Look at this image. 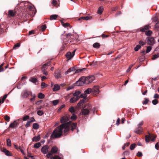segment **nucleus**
<instances>
[{"mask_svg":"<svg viewBox=\"0 0 159 159\" xmlns=\"http://www.w3.org/2000/svg\"><path fill=\"white\" fill-rule=\"evenodd\" d=\"M85 99H83L80 100V101L78 103L77 106L79 107H80L81 105H83L84 103Z\"/></svg>","mask_w":159,"mask_h":159,"instance_id":"nucleus-29","label":"nucleus"},{"mask_svg":"<svg viewBox=\"0 0 159 159\" xmlns=\"http://www.w3.org/2000/svg\"><path fill=\"white\" fill-rule=\"evenodd\" d=\"M81 92L79 91H76L73 94V95L74 96L72 97L70 100V103H73L76 102L80 98V95Z\"/></svg>","mask_w":159,"mask_h":159,"instance_id":"nucleus-2","label":"nucleus"},{"mask_svg":"<svg viewBox=\"0 0 159 159\" xmlns=\"http://www.w3.org/2000/svg\"><path fill=\"white\" fill-rule=\"evenodd\" d=\"M69 119L70 116H64L61 118L60 121L62 124L53 130L51 135V139L60 138L62 135L63 133L66 135L70 128L71 130L73 131L76 128V123H73L71 121L67 122Z\"/></svg>","mask_w":159,"mask_h":159,"instance_id":"nucleus-1","label":"nucleus"},{"mask_svg":"<svg viewBox=\"0 0 159 159\" xmlns=\"http://www.w3.org/2000/svg\"><path fill=\"white\" fill-rule=\"evenodd\" d=\"M40 136L39 135L37 136L34 137L33 139V141L35 142H37L40 140Z\"/></svg>","mask_w":159,"mask_h":159,"instance_id":"nucleus-22","label":"nucleus"},{"mask_svg":"<svg viewBox=\"0 0 159 159\" xmlns=\"http://www.w3.org/2000/svg\"><path fill=\"white\" fill-rule=\"evenodd\" d=\"M31 93L32 92L30 91L25 90L22 92L21 95L23 98H27L31 94Z\"/></svg>","mask_w":159,"mask_h":159,"instance_id":"nucleus-6","label":"nucleus"},{"mask_svg":"<svg viewBox=\"0 0 159 159\" xmlns=\"http://www.w3.org/2000/svg\"><path fill=\"white\" fill-rule=\"evenodd\" d=\"M60 86L57 84H55L54 85V87L53 88V90L54 91H56L60 89Z\"/></svg>","mask_w":159,"mask_h":159,"instance_id":"nucleus-21","label":"nucleus"},{"mask_svg":"<svg viewBox=\"0 0 159 159\" xmlns=\"http://www.w3.org/2000/svg\"><path fill=\"white\" fill-rule=\"evenodd\" d=\"M156 137L157 136L156 135L148 133V134L146 135L145 136L146 142H148L150 140L154 141Z\"/></svg>","mask_w":159,"mask_h":159,"instance_id":"nucleus-3","label":"nucleus"},{"mask_svg":"<svg viewBox=\"0 0 159 159\" xmlns=\"http://www.w3.org/2000/svg\"><path fill=\"white\" fill-rule=\"evenodd\" d=\"M82 83L83 82H82V80H79L76 81V82L74 84V86H80L81 85Z\"/></svg>","mask_w":159,"mask_h":159,"instance_id":"nucleus-26","label":"nucleus"},{"mask_svg":"<svg viewBox=\"0 0 159 159\" xmlns=\"http://www.w3.org/2000/svg\"><path fill=\"white\" fill-rule=\"evenodd\" d=\"M86 68H84L82 69H77L76 70H75V73H78L79 72H80L83 71H84L86 70Z\"/></svg>","mask_w":159,"mask_h":159,"instance_id":"nucleus-33","label":"nucleus"},{"mask_svg":"<svg viewBox=\"0 0 159 159\" xmlns=\"http://www.w3.org/2000/svg\"><path fill=\"white\" fill-rule=\"evenodd\" d=\"M152 34V31L149 30L148 31H146L145 32L146 35L148 36H150Z\"/></svg>","mask_w":159,"mask_h":159,"instance_id":"nucleus-42","label":"nucleus"},{"mask_svg":"<svg viewBox=\"0 0 159 159\" xmlns=\"http://www.w3.org/2000/svg\"><path fill=\"white\" fill-rule=\"evenodd\" d=\"M158 100L156 99H154L152 101V104L154 105H156L158 103Z\"/></svg>","mask_w":159,"mask_h":159,"instance_id":"nucleus-59","label":"nucleus"},{"mask_svg":"<svg viewBox=\"0 0 159 159\" xmlns=\"http://www.w3.org/2000/svg\"><path fill=\"white\" fill-rule=\"evenodd\" d=\"M99 88L98 86H94L92 89V93L93 95H96L98 94L99 92Z\"/></svg>","mask_w":159,"mask_h":159,"instance_id":"nucleus-5","label":"nucleus"},{"mask_svg":"<svg viewBox=\"0 0 159 159\" xmlns=\"http://www.w3.org/2000/svg\"><path fill=\"white\" fill-rule=\"evenodd\" d=\"M81 80H82L83 83L84 84H88L90 83L87 77H83L81 78Z\"/></svg>","mask_w":159,"mask_h":159,"instance_id":"nucleus-12","label":"nucleus"},{"mask_svg":"<svg viewBox=\"0 0 159 159\" xmlns=\"http://www.w3.org/2000/svg\"><path fill=\"white\" fill-rule=\"evenodd\" d=\"M149 101V100L148 98H145L144 101L143 102V105H146Z\"/></svg>","mask_w":159,"mask_h":159,"instance_id":"nucleus-37","label":"nucleus"},{"mask_svg":"<svg viewBox=\"0 0 159 159\" xmlns=\"http://www.w3.org/2000/svg\"><path fill=\"white\" fill-rule=\"evenodd\" d=\"M7 146L9 147L11 146V142L10 139H7Z\"/></svg>","mask_w":159,"mask_h":159,"instance_id":"nucleus-41","label":"nucleus"},{"mask_svg":"<svg viewBox=\"0 0 159 159\" xmlns=\"http://www.w3.org/2000/svg\"><path fill=\"white\" fill-rule=\"evenodd\" d=\"M80 98H83L84 99L87 96L85 94V93H84V94H80Z\"/></svg>","mask_w":159,"mask_h":159,"instance_id":"nucleus-54","label":"nucleus"},{"mask_svg":"<svg viewBox=\"0 0 159 159\" xmlns=\"http://www.w3.org/2000/svg\"><path fill=\"white\" fill-rule=\"evenodd\" d=\"M10 117L7 115H5L4 117L5 120L7 122H8L10 121Z\"/></svg>","mask_w":159,"mask_h":159,"instance_id":"nucleus-46","label":"nucleus"},{"mask_svg":"<svg viewBox=\"0 0 159 159\" xmlns=\"http://www.w3.org/2000/svg\"><path fill=\"white\" fill-rule=\"evenodd\" d=\"M69 111L72 114H74L75 111L74 107H71L69 108Z\"/></svg>","mask_w":159,"mask_h":159,"instance_id":"nucleus-40","label":"nucleus"},{"mask_svg":"<svg viewBox=\"0 0 159 159\" xmlns=\"http://www.w3.org/2000/svg\"><path fill=\"white\" fill-rule=\"evenodd\" d=\"M37 113L39 116H42L43 114V112L40 110H39L37 111Z\"/></svg>","mask_w":159,"mask_h":159,"instance_id":"nucleus-55","label":"nucleus"},{"mask_svg":"<svg viewBox=\"0 0 159 159\" xmlns=\"http://www.w3.org/2000/svg\"><path fill=\"white\" fill-rule=\"evenodd\" d=\"M66 56L68 59H70L72 56L71 55V53L70 52H67L66 54Z\"/></svg>","mask_w":159,"mask_h":159,"instance_id":"nucleus-23","label":"nucleus"},{"mask_svg":"<svg viewBox=\"0 0 159 159\" xmlns=\"http://www.w3.org/2000/svg\"><path fill=\"white\" fill-rule=\"evenodd\" d=\"M2 151L4 152L5 155L7 156H11V152L8 150H7L6 148H4L2 150Z\"/></svg>","mask_w":159,"mask_h":159,"instance_id":"nucleus-17","label":"nucleus"},{"mask_svg":"<svg viewBox=\"0 0 159 159\" xmlns=\"http://www.w3.org/2000/svg\"><path fill=\"white\" fill-rule=\"evenodd\" d=\"M59 102V100H56L52 101V103L54 105H57Z\"/></svg>","mask_w":159,"mask_h":159,"instance_id":"nucleus-56","label":"nucleus"},{"mask_svg":"<svg viewBox=\"0 0 159 159\" xmlns=\"http://www.w3.org/2000/svg\"><path fill=\"white\" fill-rule=\"evenodd\" d=\"M87 108H89L90 111H93V113H94L95 111L96 110V108L95 107L92 108V106L90 104H87Z\"/></svg>","mask_w":159,"mask_h":159,"instance_id":"nucleus-19","label":"nucleus"},{"mask_svg":"<svg viewBox=\"0 0 159 159\" xmlns=\"http://www.w3.org/2000/svg\"><path fill=\"white\" fill-rule=\"evenodd\" d=\"M46 70H44V69H41L43 74L45 75H48V72Z\"/></svg>","mask_w":159,"mask_h":159,"instance_id":"nucleus-47","label":"nucleus"},{"mask_svg":"<svg viewBox=\"0 0 159 159\" xmlns=\"http://www.w3.org/2000/svg\"><path fill=\"white\" fill-rule=\"evenodd\" d=\"M58 151V148L56 146H54L52 148L50 152L52 154H55Z\"/></svg>","mask_w":159,"mask_h":159,"instance_id":"nucleus-14","label":"nucleus"},{"mask_svg":"<svg viewBox=\"0 0 159 159\" xmlns=\"http://www.w3.org/2000/svg\"><path fill=\"white\" fill-rule=\"evenodd\" d=\"M39 125L36 123H34L33 125V128L34 129H37L39 128Z\"/></svg>","mask_w":159,"mask_h":159,"instance_id":"nucleus-35","label":"nucleus"},{"mask_svg":"<svg viewBox=\"0 0 159 159\" xmlns=\"http://www.w3.org/2000/svg\"><path fill=\"white\" fill-rule=\"evenodd\" d=\"M90 83L92 82L94 80V77L93 76H90L87 77Z\"/></svg>","mask_w":159,"mask_h":159,"instance_id":"nucleus-30","label":"nucleus"},{"mask_svg":"<svg viewBox=\"0 0 159 159\" xmlns=\"http://www.w3.org/2000/svg\"><path fill=\"white\" fill-rule=\"evenodd\" d=\"M159 57V55L158 54H155L153 55V57H152V59L153 60Z\"/></svg>","mask_w":159,"mask_h":159,"instance_id":"nucleus-61","label":"nucleus"},{"mask_svg":"<svg viewBox=\"0 0 159 159\" xmlns=\"http://www.w3.org/2000/svg\"><path fill=\"white\" fill-rule=\"evenodd\" d=\"M27 8L29 10L33 11H34V9H35V8H34L31 5H28Z\"/></svg>","mask_w":159,"mask_h":159,"instance_id":"nucleus-44","label":"nucleus"},{"mask_svg":"<svg viewBox=\"0 0 159 159\" xmlns=\"http://www.w3.org/2000/svg\"><path fill=\"white\" fill-rule=\"evenodd\" d=\"M18 120H15L13 123H11L9 125V127L14 128L17 127V125L19 124Z\"/></svg>","mask_w":159,"mask_h":159,"instance_id":"nucleus-8","label":"nucleus"},{"mask_svg":"<svg viewBox=\"0 0 159 159\" xmlns=\"http://www.w3.org/2000/svg\"><path fill=\"white\" fill-rule=\"evenodd\" d=\"M4 63H2L0 65V72L3 71L4 70V68L2 67L3 66Z\"/></svg>","mask_w":159,"mask_h":159,"instance_id":"nucleus-48","label":"nucleus"},{"mask_svg":"<svg viewBox=\"0 0 159 159\" xmlns=\"http://www.w3.org/2000/svg\"><path fill=\"white\" fill-rule=\"evenodd\" d=\"M15 14V13L12 10H9L8 11V15L9 16L13 17Z\"/></svg>","mask_w":159,"mask_h":159,"instance_id":"nucleus-18","label":"nucleus"},{"mask_svg":"<svg viewBox=\"0 0 159 159\" xmlns=\"http://www.w3.org/2000/svg\"><path fill=\"white\" fill-rule=\"evenodd\" d=\"M152 49V47L151 46H149L147 47L146 50V53H148Z\"/></svg>","mask_w":159,"mask_h":159,"instance_id":"nucleus-52","label":"nucleus"},{"mask_svg":"<svg viewBox=\"0 0 159 159\" xmlns=\"http://www.w3.org/2000/svg\"><path fill=\"white\" fill-rule=\"evenodd\" d=\"M55 76L57 79H59L61 77V72H59L58 73H55Z\"/></svg>","mask_w":159,"mask_h":159,"instance_id":"nucleus-24","label":"nucleus"},{"mask_svg":"<svg viewBox=\"0 0 159 159\" xmlns=\"http://www.w3.org/2000/svg\"><path fill=\"white\" fill-rule=\"evenodd\" d=\"M153 98L155 99H158L159 98V95L157 93H155L154 95Z\"/></svg>","mask_w":159,"mask_h":159,"instance_id":"nucleus-64","label":"nucleus"},{"mask_svg":"<svg viewBox=\"0 0 159 159\" xmlns=\"http://www.w3.org/2000/svg\"><path fill=\"white\" fill-rule=\"evenodd\" d=\"M58 16V15H52L50 16V19L51 20H56Z\"/></svg>","mask_w":159,"mask_h":159,"instance_id":"nucleus-28","label":"nucleus"},{"mask_svg":"<svg viewBox=\"0 0 159 159\" xmlns=\"http://www.w3.org/2000/svg\"><path fill=\"white\" fill-rule=\"evenodd\" d=\"M150 26L149 25H146L144 27L140 28V31L142 32H146L147 30H149Z\"/></svg>","mask_w":159,"mask_h":159,"instance_id":"nucleus-7","label":"nucleus"},{"mask_svg":"<svg viewBox=\"0 0 159 159\" xmlns=\"http://www.w3.org/2000/svg\"><path fill=\"white\" fill-rule=\"evenodd\" d=\"M147 42L150 45H152L154 43V39L151 37H148L147 38Z\"/></svg>","mask_w":159,"mask_h":159,"instance_id":"nucleus-9","label":"nucleus"},{"mask_svg":"<svg viewBox=\"0 0 159 159\" xmlns=\"http://www.w3.org/2000/svg\"><path fill=\"white\" fill-rule=\"evenodd\" d=\"M51 159H61V157L58 155H55L53 157H52Z\"/></svg>","mask_w":159,"mask_h":159,"instance_id":"nucleus-50","label":"nucleus"},{"mask_svg":"<svg viewBox=\"0 0 159 159\" xmlns=\"http://www.w3.org/2000/svg\"><path fill=\"white\" fill-rule=\"evenodd\" d=\"M155 148L157 149L158 150L159 148V143H157L155 145Z\"/></svg>","mask_w":159,"mask_h":159,"instance_id":"nucleus-63","label":"nucleus"},{"mask_svg":"<svg viewBox=\"0 0 159 159\" xmlns=\"http://www.w3.org/2000/svg\"><path fill=\"white\" fill-rule=\"evenodd\" d=\"M30 118V117L28 115H26V116H25L23 118V121H26V120H27L29 119Z\"/></svg>","mask_w":159,"mask_h":159,"instance_id":"nucleus-51","label":"nucleus"},{"mask_svg":"<svg viewBox=\"0 0 159 159\" xmlns=\"http://www.w3.org/2000/svg\"><path fill=\"white\" fill-rule=\"evenodd\" d=\"M29 81L34 83H35L37 81V79L34 77H31L29 79Z\"/></svg>","mask_w":159,"mask_h":159,"instance_id":"nucleus-32","label":"nucleus"},{"mask_svg":"<svg viewBox=\"0 0 159 159\" xmlns=\"http://www.w3.org/2000/svg\"><path fill=\"white\" fill-rule=\"evenodd\" d=\"M30 95L31 96L32 98L30 99L31 101H34L35 100V99L36 97L35 95L34 94H32V93Z\"/></svg>","mask_w":159,"mask_h":159,"instance_id":"nucleus-38","label":"nucleus"},{"mask_svg":"<svg viewBox=\"0 0 159 159\" xmlns=\"http://www.w3.org/2000/svg\"><path fill=\"white\" fill-rule=\"evenodd\" d=\"M136 144L134 143L132 144L130 146V149L131 150H133L135 148Z\"/></svg>","mask_w":159,"mask_h":159,"instance_id":"nucleus-57","label":"nucleus"},{"mask_svg":"<svg viewBox=\"0 0 159 159\" xmlns=\"http://www.w3.org/2000/svg\"><path fill=\"white\" fill-rule=\"evenodd\" d=\"M41 88L43 89L44 88H45V86H47V85L44 82H42L41 84Z\"/></svg>","mask_w":159,"mask_h":159,"instance_id":"nucleus-53","label":"nucleus"},{"mask_svg":"<svg viewBox=\"0 0 159 159\" xmlns=\"http://www.w3.org/2000/svg\"><path fill=\"white\" fill-rule=\"evenodd\" d=\"M41 146L40 143L39 142L35 143L34 145V147L36 148H39Z\"/></svg>","mask_w":159,"mask_h":159,"instance_id":"nucleus-36","label":"nucleus"},{"mask_svg":"<svg viewBox=\"0 0 159 159\" xmlns=\"http://www.w3.org/2000/svg\"><path fill=\"white\" fill-rule=\"evenodd\" d=\"M20 45V43H17L14 45L13 47V49H16V48L19 47Z\"/></svg>","mask_w":159,"mask_h":159,"instance_id":"nucleus-58","label":"nucleus"},{"mask_svg":"<svg viewBox=\"0 0 159 159\" xmlns=\"http://www.w3.org/2000/svg\"><path fill=\"white\" fill-rule=\"evenodd\" d=\"M90 110L87 107V108L83 109L81 110L82 114L83 115H88L89 113Z\"/></svg>","mask_w":159,"mask_h":159,"instance_id":"nucleus-11","label":"nucleus"},{"mask_svg":"<svg viewBox=\"0 0 159 159\" xmlns=\"http://www.w3.org/2000/svg\"><path fill=\"white\" fill-rule=\"evenodd\" d=\"M76 69L74 67H72L68 69V71H72L75 70Z\"/></svg>","mask_w":159,"mask_h":159,"instance_id":"nucleus-60","label":"nucleus"},{"mask_svg":"<svg viewBox=\"0 0 159 159\" xmlns=\"http://www.w3.org/2000/svg\"><path fill=\"white\" fill-rule=\"evenodd\" d=\"M52 155V154L50 152H48V154L46 155V156L48 158H51L52 157H51V156Z\"/></svg>","mask_w":159,"mask_h":159,"instance_id":"nucleus-62","label":"nucleus"},{"mask_svg":"<svg viewBox=\"0 0 159 159\" xmlns=\"http://www.w3.org/2000/svg\"><path fill=\"white\" fill-rule=\"evenodd\" d=\"M143 124V121H142L138 125V127L134 130V132L137 134H141L143 131V128L141 126Z\"/></svg>","mask_w":159,"mask_h":159,"instance_id":"nucleus-4","label":"nucleus"},{"mask_svg":"<svg viewBox=\"0 0 159 159\" xmlns=\"http://www.w3.org/2000/svg\"><path fill=\"white\" fill-rule=\"evenodd\" d=\"M59 0H53L51 2V4L52 6L57 7L59 6V3H58L57 1Z\"/></svg>","mask_w":159,"mask_h":159,"instance_id":"nucleus-13","label":"nucleus"},{"mask_svg":"<svg viewBox=\"0 0 159 159\" xmlns=\"http://www.w3.org/2000/svg\"><path fill=\"white\" fill-rule=\"evenodd\" d=\"M92 93V89L89 88L87 89L84 92V93L86 95L87 94H89L90 93Z\"/></svg>","mask_w":159,"mask_h":159,"instance_id":"nucleus-27","label":"nucleus"},{"mask_svg":"<svg viewBox=\"0 0 159 159\" xmlns=\"http://www.w3.org/2000/svg\"><path fill=\"white\" fill-rule=\"evenodd\" d=\"M46 25H42L40 27H38V28L39 30L42 32L44 31L46 28Z\"/></svg>","mask_w":159,"mask_h":159,"instance_id":"nucleus-20","label":"nucleus"},{"mask_svg":"<svg viewBox=\"0 0 159 159\" xmlns=\"http://www.w3.org/2000/svg\"><path fill=\"white\" fill-rule=\"evenodd\" d=\"M72 114V116L71 117V119L72 120H75L76 119H77V116H76L74 114Z\"/></svg>","mask_w":159,"mask_h":159,"instance_id":"nucleus-49","label":"nucleus"},{"mask_svg":"<svg viewBox=\"0 0 159 159\" xmlns=\"http://www.w3.org/2000/svg\"><path fill=\"white\" fill-rule=\"evenodd\" d=\"M49 147L48 145H45L42 147L41 151L44 154H47L48 152Z\"/></svg>","mask_w":159,"mask_h":159,"instance_id":"nucleus-10","label":"nucleus"},{"mask_svg":"<svg viewBox=\"0 0 159 159\" xmlns=\"http://www.w3.org/2000/svg\"><path fill=\"white\" fill-rule=\"evenodd\" d=\"M104 8L103 6H101L99 7L98 10V14H102L103 10Z\"/></svg>","mask_w":159,"mask_h":159,"instance_id":"nucleus-25","label":"nucleus"},{"mask_svg":"<svg viewBox=\"0 0 159 159\" xmlns=\"http://www.w3.org/2000/svg\"><path fill=\"white\" fill-rule=\"evenodd\" d=\"M141 47V46L139 45H137L136 46V47L134 48V50L135 51H137Z\"/></svg>","mask_w":159,"mask_h":159,"instance_id":"nucleus-45","label":"nucleus"},{"mask_svg":"<svg viewBox=\"0 0 159 159\" xmlns=\"http://www.w3.org/2000/svg\"><path fill=\"white\" fill-rule=\"evenodd\" d=\"M61 22L62 25L65 27L70 26V24L69 23H64L62 21H61Z\"/></svg>","mask_w":159,"mask_h":159,"instance_id":"nucleus-31","label":"nucleus"},{"mask_svg":"<svg viewBox=\"0 0 159 159\" xmlns=\"http://www.w3.org/2000/svg\"><path fill=\"white\" fill-rule=\"evenodd\" d=\"M44 94L42 93H40L38 94V97L40 99H42L44 98Z\"/></svg>","mask_w":159,"mask_h":159,"instance_id":"nucleus-39","label":"nucleus"},{"mask_svg":"<svg viewBox=\"0 0 159 159\" xmlns=\"http://www.w3.org/2000/svg\"><path fill=\"white\" fill-rule=\"evenodd\" d=\"M50 62L49 61L43 65L41 67V69H44L46 70L47 69V66L50 65Z\"/></svg>","mask_w":159,"mask_h":159,"instance_id":"nucleus-16","label":"nucleus"},{"mask_svg":"<svg viewBox=\"0 0 159 159\" xmlns=\"http://www.w3.org/2000/svg\"><path fill=\"white\" fill-rule=\"evenodd\" d=\"M66 38L68 39H70L71 38V37L72 36V34L70 33H69L68 34H66Z\"/></svg>","mask_w":159,"mask_h":159,"instance_id":"nucleus-43","label":"nucleus"},{"mask_svg":"<svg viewBox=\"0 0 159 159\" xmlns=\"http://www.w3.org/2000/svg\"><path fill=\"white\" fill-rule=\"evenodd\" d=\"M93 47L94 48H99L100 47V45L99 43H96L93 44Z\"/></svg>","mask_w":159,"mask_h":159,"instance_id":"nucleus-34","label":"nucleus"},{"mask_svg":"<svg viewBox=\"0 0 159 159\" xmlns=\"http://www.w3.org/2000/svg\"><path fill=\"white\" fill-rule=\"evenodd\" d=\"M92 17L90 16H87L81 17L79 18V20H88L91 19Z\"/></svg>","mask_w":159,"mask_h":159,"instance_id":"nucleus-15","label":"nucleus"}]
</instances>
